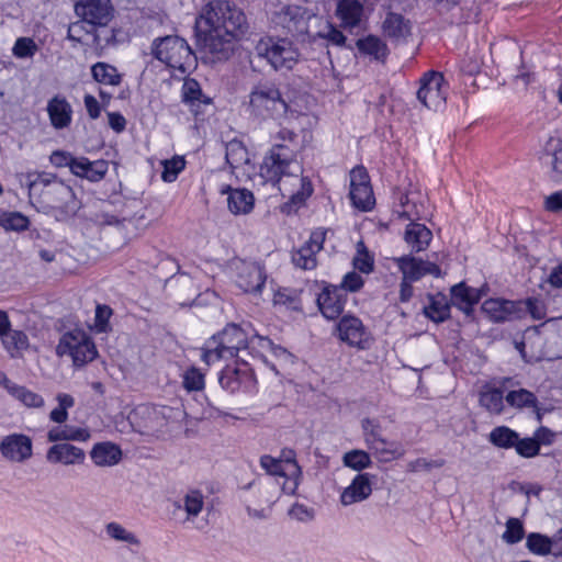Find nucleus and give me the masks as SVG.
I'll list each match as a JSON object with an SVG mask.
<instances>
[{"label": "nucleus", "instance_id": "obj_1", "mask_svg": "<svg viewBox=\"0 0 562 562\" xmlns=\"http://www.w3.org/2000/svg\"><path fill=\"white\" fill-rule=\"evenodd\" d=\"M249 30L247 15L235 2L213 0L195 20L196 46L205 64L227 61Z\"/></svg>", "mask_w": 562, "mask_h": 562}, {"label": "nucleus", "instance_id": "obj_2", "mask_svg": "<svg viewBox=\"0 0 562 562\" xmlns=\"http://www.w3.org/2000/svg\"><path fill=\"white\" fill-rule=\"evenodd\" d=\"M29 195L43 210L54 212L58 221L74 217L82 206L72 188L49 172H40L30 181Z\"/></svg>", "mask_w": 562, "mask_h": 562}, {"label": "nucleus", "instance_id": "obj_3", "mask_svg": "<svg viewBox=\"0 0 562 562\" xmlns=\"http://www.w3.org/2000/svg\"><path fill=\"white\" fill-rule=\"evenodd\" d=\"M256 336L259 334L250 323H228L205 341L201 359L206 364H212L222 359L238 358L239 351L255 348L258 340Z\"/></svg>", "mask_w": 562, "mask_h": 562}, {"label": "nucleus", "instance_id": "obj_4", "mask_svg": "<svg viewBox=\"0 0 562 562\" xmlns=\"http://www.w3.org/2000/svg\"><path fill=\"white\" fill-rule=\"evenodd\" d=\"M151 55L172 70L182 75L192 72L198 66L196 55L183 37L167 35L151 43Z\"/></svg>", "mask_w": 562, "mask_h": 562}, {"label": "nucleus", "instance_id": "obj_5", "mask_svg": "<svg viewBox=\"0 0 562 562\" xmlns=\"http://www.w3.org/2000/svg\"><path fill=\"white\" fill-rule=\"evenodd\" d=\"M303 168L296 162V149L286 144H274L265 155L260 165L263 182L278 184L284 176L302 175Z\"/></svg>", "mask_w": 562, "mask_h": 562}, {"label": "nucleus", "instance_id": "obj_6", "mask_svg": "<svg viewBox=\"0 0 562 562\" xmlns=\"http://www.w3.org/2000/svg\"><path fill=\"white\" fill-rule=\"evenodd\" d=\"M249 110L251 114L261 119H280L286 114L289 104L277 82L261 80L250 90Z\"/></svg>", "mask_w": 562, "mask_h": 562}, {"label": "nucleus", "instance_id": "obj_7", "mask_svg": "<svg viewBox=\"0 0 562 562\" xmlns=\"http://www.w3.org/2000/svg\"><path fill=\"white\" fill-rule=\"evenodd\" d=\"M258 58L265 59L274 70H291L299 60L300 53L294 44L282 37L266 36L255 46Z\"/></svg>", "mask_w": 562, "mask_h": 562}, {"label": "nucleus", "instance_id": "obj_8", "mask_svg": "<svg viewBox=\"0 0 562 562\" xmlns=\"http://www.w3.org/2000/svg\"><path fill=\"white\" fill-rule=\"evenodd\" d=\"M58 356H69L75 367H83L98 356L92 338L83 329L75 328L61 335L56 347Z\"/></svg>", "mask_w": 562, "mask_h": 562}, {"label": "nucleus", "instance_id": "obj_9", "mask_svg": "<svg viewBox=\"0 0 562 562\" xmlns=\"http://www.w3.org/2000/svg\"><path fill=\"white\" fill-rule=\"evenodd\" d=\"M419 83L420 86L416 93L418 101L432 111L443 109L449 88L443 74L429 70L422 76Z\"/></svg>", "mask_w": 562, "mask_h": 562}, {"label": "nucleus", "instance_id": "obj_10", "mask_svg": "<svg viewBox=\"0 0 562 562\" xmlns=\"http://www.w3.org/2000/svg\"><path fill=\"white\" fill-rule=\"evenodd\" d=\"M364 441L369 449L374 450L382 461H390L403 456L397 443L389 441L382 436V426L378 419L364 418L361 422Z\"/></svg>", "mask_w": 562, "mask_h": 562}, {"label": "nucleus", "instance_id": "obj_11", "mask_svg": "<svg viewBox=\"0 0 562 562\" xmlns=\"http://www.w3.org/2000/svg\"><path fill=\"white\" fill-rule=\"evenodd\" d=\"M218 383L229 393L250 392L257 380L254 370L245 360H241V366H238V362L227 364L218 374Z\"/></svg>", "mask_w": 562, "mask_h": 562}, {"label": "nucleus", "instance_id": "obj_12", "mask_svg": "<svg viewBox=\"0 0 562 562\" xmlns=\"http://www.w3.org/2000/svg\"><path fill=\"white\" fill-rule=\"evenodd\" d=\"M336 331L339 340L349 347L359 350H364L369 347L370 333L362 321L355 315H342L336 323Z\"/></svg>", "mask_w": 562, "mask_h": 562}, {"label": "nucleus", "instance_id": "obj_13", "mask_svg": "<svg viewBox=\"0 0 562 562\" xmlns=\"http://www.w3.org/2000/svg\"><path fill=\"white\" fill-rule=\"evenodd\" d=\"M327 231L324 228L314 229L308 240L300 248L292 251V262L302 270H313L317 266L316 255L323 249Z\"/></svg>", "mask_w": 562, "mask_h": 562}, {"label": "nucleus", "instance_id": "obj_14", "mask_svg": "<svg viewBox=\"0 0 562 562\" xmlns=\"http://www.w3.org/2000/svg\"><path fill=\"white\" fill-rule=\"evenodd\" d=\"M75 12L93 29L108 25L113 16V7L110 0H81L76 3Z\"/></svg>", "mask_w": 562, "mask_h": 562}, {"label": "nucleus", "instance_id": "obj_15", "mask_svg": "<svg viewBox=\"0 0 562 562\" xmlns=\"http://www.w3.org/2000/svg\"><path fill=\"white\" fill-rule=\"evenodd\" d=\"M482 312L493 323L521 319V303L506 299H487L481 305Z\"/></svg>", "mask_w": 562, "mask_h": 562}, {"label": "nucleus", "instance_id": "obj_16", "mask_svg": "<svg viewBox=\"0 0 562 562\" xmlns=\"http://www.w3.org/2000/svg\"><path fill=\"white\" fill-rule=\"evenodd\" d=\"M347 297L348 295H344L341 289H336L334 284H327L317 295L316 303L326 319L336 321L345 310Z\"/></svg>", "mask_w": 562, "mask_h": 562}, {"label": "nucleus", "instance_id": "obj_17", "mask_svg": "<svg viewBox=\"0 0 562 562\" xmlns=\"http://www.w3.org/2000/svg\"><path fill=\"white\" fill-rule=\"evenodd\" d=\"M267 274L265 267L257 263H244L236 277V285L245 293H261Z\"/></svg>", "mask_w": 562, "mask_h": 562}, {"label": "nucleus", "instance_id": "obj_18", "mask_svg": "<svg viewBox=\"0 0 562 562\" xmlns=\"http://www.w3.org/2000/svg\"><path fill=\"white\" fill-rule=\"evenodd\" d=\"M484 292L468 285L464 281L459 282L450 289L451 306L457 307L467 316L474 312V306L481 301Z\"/></svg>", "mask_w": 562, "mask_h": 562}, {"label": "nucleus", "instance_id": "obj_19", "mask_svg": "<svg viewBox=\"0 0 562 562\" xmlns=\"http://www.w3.org/2000/svg\"><path fill=\"white\" fill-rule=\"evenodd\" d=\"M2 456L14 462H23L32 456V440L22 434L4 437L0 443Z\"/></svg>", "mask_w": 562, "mask_h": 562}, {"label": "nucleus", "instance_id": "obj_20", "mask_svg": "<svg viewBox=\"0 0 562 562\" xmlns=\"http://www.w3.org/2000/svg\"><path fill=\"white\" fill-rule=\"evenodd\" d=\"M46 460L53 464L75 465L86 460L85 451L69 442L55 443L48 448Z\"/></svg>", "mask_w": 562, "mask_h": 562}, {"label": "nucleus", "instance_id": "obj_21", "mask_svg": "<svg viewBox=\"0 0 562 562\" xmlns=\"http://www.w3.org/2000/svg\"><path fill=\"white\" fill-rule=\"evenodd\" d=\"M46 111L50 125L55 130H64L70 126L72 121V108L68 100L56 94L47 102Z\"/></svg>", "mask_w": 562, "mask_h": 562}, {"label": "nucleus", "instance_id": "obj_22", "mask_svg": "<svg viewBox=\"0 0 562 562\" xmlns=\"http://www.w3.org/2000/svg\"><path fill=\"white\" fill-rule=\"evenodd\" d=\"M371 477L373 475L369 473L357 474L350 485L342 491L340 495L341 504L348 506L366 501L372 493Z\"/></svg>", "mask_w": 562, "mask_h": 562}, {"label": "nucleus", "instance_id": "obj_23", "mask_svg": "<svg viewBox=\"0 0 562 562\" xmlns=\"http://www.w3.org/2000/svg\"><path fill=\"white\" fill-rule=\"evenodd\" d=\"M109 170V164L104 159L89 160L87 157H77L71 165V173L91 182L101 181Z\"/></svg>", "mask_w": 562, "mask_h": 562}, {"label": "nucleus", "instance_id": "obj_24", "mask_svg": "<svg viewBox=\"0 0 562 562\" xmlns=\"http://www.w3.org/2000/svg\"><path fill=\"white\" fill-rule=\"evenodd\" d=\"M542 164L550 169V178L562 182V139L550 137L543 148Z\"/></svg>", "mask_w": 562, "mask_h": 562}, {"label": "nucleus", "instance_id": "obj_25", "mask_svg": "<svg viewBox=\"0 0 562 562\" xmlns=\"http://www.w3.org/2000/svg\"><path fill=\"white\" fill-rule=\"evenodd\" d=\"M222 194H227L228 210L235 214H248L255 205V196L248 189H233L226 186L221 190Z\"/></svg>", "mask_w": 562, "mask_h": 562}, {"label": "nucleus", "instance_id": "obj_26", "mask_svg": "<svg viewBox=\"0 0 562 562\" xmlns=\"http://www.w3.org/2000/svg\"><path fill=\"white\" fill-rule=\"evenodd\" d=\"M356 47L361 56H368L371 60L384 64L390 49L379 36L369 34L356 41Z\"/></svg>", "mask_w": 562, "mask_h": 562}, {"label": "nucleus", "instance_id": "obj_27", "mask_svg": "<svg viewBox=\"0 0 562 562\" xmlns=\"http://www.w3.org/2000/svg\"><path fill=\"white\" fill-rule=\"evenodd\" d=\"M431 239L432 232L425 224L412 221L405 228L404 240L412 252L426 250Z\"/></svg>", "mask_w": 562, "mask_h": 562}, {"label": "nucleus", "instance_id": "obj_28", "mask_svg": "<svg viewBox=\"0 0 562 562\" xmlns=\"http://www.w3.org/2000/svg\"><path fill=\"white\" fill-rule=\"evenodd\" d=\"M383 34L392 41L405 40L411 35L412 24L401 13L387 12L382 23Z\"/></svg>", "mask_w": 562, "mask_h": 562}, {"label": "nucleus", "instance_id": "obj_29", "mask_svg": "<svg viewBox=\"0 0 562 562\" xmlns=\"http://www.w3.org/2000/svg\"><path fill=\"white\" fill-rule=\"evenodd\" d=\"M364 13L363 4L359 0H338L336 16L345 29L359 26Z\"/></svg>", "mask_w": 562, "mask_h": 562}, {"label": "nucleus", "instance_id": "obj_30", "mask_svg": "<svg viewBox=\"0 0 562 562\" xmlns=\"http://www.w3.org/2000/svg\"><path fill=\"white\" fill-rule=\"evenodd\" d=\"M427 297L429 302L423 313L428 319L441 324L451 317V303L443 293L428 294Z\"/></svg>", "mask_w": 562, "mask_h": 562}, {"label": "nucleus", "instance_id": "obj_31", "mask_svg": "<svg viewBox=\"0 0 562 562\" xmlns=\"http://www.w3.org/2000/svg\"><path fill=\"white\" fill-rule=\"evenodd\" d=\"M305 10L299 5H286L278 14V23L290 34L302 33L306 27Z\"/></svg>", "mask_w": 562, "mask_h": 562}, {"label": "nucleus", "instance_id": "obj_32", "mask_svg": "<svg viewBox=\"0 0 562 562\" xmlns=\"http://www.w3.org/2000/svg\"><path fill=\"white\" fill-rule=\"evenodd\" d=\"M90 457L98 467H112L121 461L122 450L117 445L110 441L98 442L90 451Z\"/></svg>", "mask_w": 562, "mask_h": 562}, {"label": "nucleus", "instance_id": "obj_33", "mask_svg": "<svg viewBox=\"0 0 562 562\" xmlns=\"http://www.w3.org/2000/svg\"><path fill=\"white\" fill-rule=\"evenodd\" d=\"M301 188L293 193L288 201L280 205V212L284 215H293L306 205L307 199L313 194L314 188L308 177L301 176Z\"/></svg>", "mask_w": 562, "mask_h": 562}, {"label": "nucleus", "instance_id": "obj_34", "mask_svg": "<svg viewBox=\"0 0 562 562\" xmlns=\"http://www.w3.org/2000/svg\"><path fill=\"white\" fill-rule=\"evenodd\" d=\"M91 437L89 429L71 425L56 426L48 430L47 440L60 443L59 441H88Z\"/></svg>", "mask_w": 562, "mask_h": 562}, {"label": "nucleus", "instance_id": "obj_35", "mask_svg": "<svg viewBox=\"0 0 562 562\" xmlns=\"http://www.w3.org/2000/svg\"><path fill=\"white\" fill-rule=\"evenodd\" d=\"M2 380L4 389L25 406L37 408L44 405V398L40 394L12 382L7 375H3Z\"/></svg>", "mask_w": 562, "mask_h": 562}, {"label": "nucleus", "instance_id": "obj_36", "mask_svg": "<svg viewBox=\"0 0 562 562\" xmlns=\"http://www.w3.org/2000/svg\"><path fill=\"white\" fill-rule=\"evenodd\" d=\"M91 76L98 83L113 87L120 86L123 80V75L117 68L104 61H98L91 66Z\"/></svg>", "mask_w": 562, "mask_h": 562}, {"label": "nucleus", "instance_id": "obj_37", "mask_svg": "<svg viewBox=\"0 0 562 562\" xmlns=\"http://www.w3.org/2000/svg\"><path fill=\"white\" fill-rule=\"evenodd\" d=\"M505 400L512 407H532L536 412L537 419L539 422L542 419V414L540 412V407L538 406V398L531 391L526 389L513 390L507 393Z\"/></svg>", "mask_w": 562, "mask_h": 562}, {"label": "nucleus", "instance_id": "obj_38", "mask_svg": "<svg viewBox=\"0 0 562 562\" xmlns=\"http://www.w3.org/2000/svg\"><path fill=\"white\" fill-rule=\"evenodd\" d=\"M398 270L402 272L403 278L413 282H417L423 278L422 258L414 257L413 255H404L393 259Z\"/></svg>", "mask_w": 562, "mask_h": 562}, {"label": "nucleus", "instance_id": "obj_39", "mask_svg": "<svg viewBox=\"0 0 562 562\" xmlns=\"http://www.w3.org/2000/svg\"><path fill=\"white\" fill-rule=\"evenodd\" d=\"M181 101L192 109L201 103H211V99L203 94L199 81L194 78L184 79L181 87Z\"/></svg>", "mask_w": 562, "mask_h": 562}, {"label": "nucleus", "instance_id": "obj_40", "mask_svg": "<svg viewBox=\"0 0 562 562\" xmlns=\"http://www.w3.org/2000/svg\"><path fill=\"white\" fill-rule=\"evenodd\" d=\"M518 432L508 426L502 425L494 427L488 436V442L498 449H513L516 446L518 439Z\"/></svg>", "mask_w": 562, "mask_h": 562}, {"label": "nucleus", "instance_id": "obj_41", "mask_svg": "<svg viewBox=\"0 0 562 562\" xmlns=\"http://www.w3.org/2000/svg\"><path fill=\"white\" fill-rule=\"evenodd\" d=\"M105 532L111 539L127 543L132 552H137L140 547L138 537L116 521L108 522Z\"/></svg>", "mask_w": 562, "mask_h": 562}, {"label": "nucleus", "instance_id": "obj_42", "mask_svg": "<svg viewBox=\"0 0 562 562\" xmlns=\"http://www.w3.org/2000/svg\"><path fill=\"white\" fill-rule=\"evenodd\" d=\"M31 226L30 218L19 211H1L0 227L5 232L23 233Z\"/></svg>", "mask_w": 562, "mask_h": 562}, {"label": "nucleus", "instance_id": "obj_43", "mask_svg": "<svg viewBox=\"0 0 562 562\" xmlns=\"http://www.w3.org/2000/svg\"><path fill=\"white\" fill-rule=\"evenodd\" d=\"M349 196L352 205L362 212L371 211L375 204L371 184L350 188Z\"/></svg>", "mask_w": 562, "mask_h": 562}, {"label": "nucleus", "instance_id": "obj_44", "mask_svg": "<svg viewBox=\"0 0 562 562\" xmlns=\"http://www.w3.org/2000/svg\"><path fill=\"white\" fill-rule=\"evenodd\" d=\"M342 464L353 471L361 472L372 465V460L367 451L353 449L342 456Z\"/></svg>", "mask_w": 562, "mask_h": 562}, {"label": "nucleus", "instance_id": "obj_45", "mask_svg": "<svg viewBox=\"0 0 562 562\" xmlns=\"http://www.w3.org/2000/svg\"><path fill=\"white\" fill-rule=\"evenodd\" d=\"M227 164L236 169L241 165L248 161V151L247 148L239 140H232L226 145V155H225Z\"/></svg>", "mask_w": 562, "mask_h": 562}, {"label": "nucleus", "instance_id": "obj_46", "mask_svg": "<svg viewBox=\"0 0 562 562\" xmlns=\"http://www.w3.org/2000/svg\"><path fill=\"white\" fill-rule=\"evenodd\" d=\"M527 549L538 555H548L552 551L551 537L539 532H531L527 536L526 541Z\"/></svg>", "mask_w": 562, "mask_h": 562}, {"label": "nucleus", "instance_id": "obj_47", "mask_svg": "<svg viewBox=\"0 0 562 562\" xmlns=\"http://www.w3.org/2000/svg\"><path fill=\"white\" fill-rule=\"evenodd\" d=\"M4 348L13 355L14 351L25 350L29 347V338L22 330H12L11 328L1 336Z\"/></svg>", "mask_w": 562, "mask_h": 562}, {"label": "nucleus", "instance_id": "obj_48", "mask_svg": "<svg viewBox=\"0 0 562 562\" xmlns=\"http://www.w3.org/2000/svg\"><path fill=\"white\" fill-rule=\"evenodd\" d=\"M290 454L294 457V452L290 450ZM288 460H294V458H286L284 461L276 459L271 456H262L260 458V465L267 471L268 474L273 476H286L288 475Z\"/></svg>", "mask_w": 562, "mask_h": 562}, {"label": "nucleus", "instance_id": "obj_49", "mask_svg": "<svg viewBox=\"0 0 562 562\" xmlns=\"http://www.w3.org/2000/svg\"><path fill=\"white\" fill-rule=\"evenodd\" d=\"M480 404L490 413H502L504 407V397L502 391L498 389H492L486 392H482L480 395Z\"/></svg>", "mask_w": 562, "mask_h": 562}, {"label": "nucleus", "instance_id": "obj_50", "mask_svg": "<svg viewBox=\"0 0 562 562\" xmlns=\"http://www.w3.org/2000/svg\"><path fill=\"white\" fill-rule=\"evenodd\" d=\"M288 475L281 476V490L284 494L293 495L299 486V481L302 475L301 468L295 460H288Z\"/></svg>", "mask_w": 562, "mask_h": 562}, {"label": "nucleus", "instance_id": "obj_51", "mask_svg": "<svg viewBox=\"0 0 562 562\" xmlns=\"http://www.w3.org/2000/svg\"><path fill=\"white\" fill-rule=\"evenodd\" d=\"M56 400L58 406L50 412L49 418L54 423L63 424L68 419L67 409L75 405V398L70 394L58 393Z\"/></svg>", "mask_w": 562, "mask_h": 562}, {"label": "nucleus", "instance_id": "obj_52", "mask_svg": "<svg viewBox=\"0 0 562 562\" xmlns=\"http://www.w3.org/2000/svg\"><path fill=\"white\" fill-rule=\"evenodd\" d=\"M161 165V179L165 182H173L177 180L179 173L186 168V159L182 156H173L171 159L164 160Z\"/></svg>", "mask_w": 562, "mask_h": 562}, {"label": "nucleus", "instance_id": "obj_53", "mask_svg": "<svg viewBox=\"0 0 562 562\" xmlns=\"http://www.w3.org/2000/svg\"><path fill=\"white\" fill-rule=\"evenodd\" d=\"M113 310L106 304H97L93 329L97 334H106L112 330L110 318Z\"/></svg>", "mask_w": 562, "mask_h": 562}, {"label": "nucleus", "instance_id": "obj_54", "mask_svg": "<svg viewBox=\"0 0 562 562\" xmlns=\"http://www.w3.org/2000/svg\"><path fill=\"white\" fill-rule=\"evenodd\" d=\"M183 387L188 392L201 391L205 386V376L196 367H190L182 375Z\"/></svg>", "mask_w": 562, "mask_h": 562}, {"label": "nucleus", "instance_id": "obj_55", "mask_svg": "<svg viewBox=\"0 0 562 562\" xmlns=\"http://www.w3.org/2000/svg\"><path fill=\"white\" fill-rule=\"evenodd\" d=\"M315 36L326 40L329 44L338 47H344L347 41L345 34L329 21H326L324 27L319 30Z\"/></svg>", "mask_w": 562, "mask_h": 562}, {"label": "nucleus", "instance_id": "obj_56", "mask_svg": "<svg viewBox=\"0 0 562 562\" xmlns=\"http://www.w3.org/2000/svg\"><path fill=\"white\" fill-rule=\"evenodd\" d=\"M38 50V46L32 37H18L12 47V54L19 59L32 58Z\"/></svg>", "mask_w": 562, "mask_h": 562}, {"label": "nucleus", "instance_id": "obj_57", "mask_svg": "<svg viewBox=\"0 0 562 562\" xmlns=\"http://www.w3.org/2000/svg\"><path fill=\"white\" fill-rule=\"evenodd\" d=\"M521 303V318L527 314L535 321L543 319L547 315L546 306L537 297H527L526 300H517Z\"/></svg>", "mask_w": 562, "mask_h": 562}, {"label": "nucleus", "instance_id": "obj_58", "mask_svg": "<svg viewBox=\"0 0 562 562\" xmlns=\"http://www.w3.org/2000/svg\"><path fill=\"white\" fill-rule=\"evenodd\" d=\"M514 449L519 457L530 459L540 453V442L535 440L533 437L520 438V435H518Z\"/></svg>", "mask_w": 562, "mask_h": 562}, {"label": "nucleus", "instance_id": "obj_59", "mask_svg": "<svg viewBox=\"0 0 562 562\" xmlns=\"http://www.w3.org/2000/svg\"><path fill=\"white\" fill-rule=\"evenodd\" d=\"M183 507L189 517H196L204 505L203 494L199 490H191L186 494Z\"/></svg>", "mask_w": 562, "mask_h": 562}, {"label": "nucleus", "instance_id": "obj_60", "mask_svg": "<svg viewBox=\"0 0 562 562\" xmlns=\"http://www.w3.org/2000/svg\"><path fill=\"white\" fill-rule=\"evenodd\" d=\"M525 536L522 522L518 518H509L506 522V530L503 533V539L509 544H515L521 541Z\"/></svg>", "mask_w": 562, "mask_h": 562}, {"label": "nucleus", "instance_id": "obj_61", "mask_svg": "<svg viewBox=\"0 0 562 562\" xmlns=\"http://www.w3.org/2000/svg\"><path fill=\"white\" fill-rule=\"evenodd\" d=\"M364 285V280L356 271L347 272L340 284L335 285L336 289H341L344 295H348L347 292H358Z\"/></svg>", "mask_w": 562, "mask_h": 562}, {"label": "nucleus", "instance_id": "obj_62", "mask_svg": "<svg viewBox=\"0 0 562 562\" xmlns=\"http://www.w3.org/2000/svg\"><path fill=\"white\" fill-rule=\"evenodd\" d=\"M362 249H358L357 256L353 258V267L359 270L361 273H370L374 268V259L369 254L367 248L361 244Z\"/></svg>", "mask_w": 562, "mask_h": 562}, {"label": "nucleus", "instance_id": "obj_63", "mask_svg": "<svg viewBox=\"0 0 562 562\" xmlns=\"http://www.w3.org/2000/svg\"><path fill=\"white\" fill-rule=\"evenodd\" d=\"M446 464L443 459L428 460L426 458H417L407 464L408 472L430 471L431 469H440Z\"/></svg>", "mask_w": 562, "mask_h": 562}, {"label": "nucleus", "instance_id": "obj_64", "mask_svg": "<svg viewBox=\"0 0 562 562\" xmlns=\"http://www.w3.org/2000/svg\"><path fill=\"white\" fill-rule=\"evenodd\" d=\"M77 157L72 156L71 153L65 150H54L49 156V161L57 168L68 167L71 171V165L75 162Z\"/></svg>", "mask_w": 562, "mask_h": 562}]
</instances>
